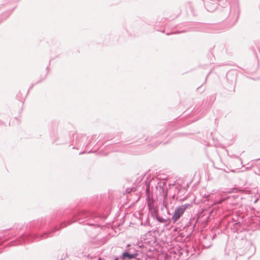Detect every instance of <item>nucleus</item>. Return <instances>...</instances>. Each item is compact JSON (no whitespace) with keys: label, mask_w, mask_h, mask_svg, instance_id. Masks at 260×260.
Here are the masks:
<instances>
[{"label":"nucleus","mask_w":260,"mask_h":260,"mask_svg":"<svg viewBox=\"0 0 260 260\" xmlns=\"http://www.w3.org/2000/svg\"><path fill=\"white\" fill-rule=\"evenodd\" d=\"M188 207V205H183L178 207L174 212L172 216V219L176 222L182 215L185 210Z\"/></svg>","instance_id":"f257e3e1"},{"label":"nucleus","mask_w":260,"mask_h":260,"mask_svg":"<svg viewBox=\"0 0 260 260\" xmlns=\"http://www.w3.org/2000/svg\"><path fill=\"white\" fill-rule=\"evenodd\" d=\"M122 258L123 259H132L135 257V254H131L128 252H124L122 255Z\"/></svg>","instance_id":"f03ea898"},{"label":"nucleus","mask_w":260,"mask_h":260,"mask_svg":"<svg viewBox=\"0 0 260 260\" xmlns=\"http://www.w3.org/2000/svg\"><path fill=\"white\" fill-rule=\"evenodd\" d=\"M99 260H102V259H101V258H99Z\"/></svg>","instance_id":"7ed1b4c3"}]
</instances>
